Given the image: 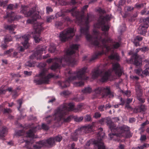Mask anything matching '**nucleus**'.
Returning a JSON list of instances; mask_svg holds the SVG:
<instances>
[{
	"instance_id": "48",
	"label": "nucleus",
	"mask_w": 149,
	"mask_h": 149,
	"mask_svg": "<svg viewBox=\"0 0 149 149\" xmlns=\"http://www.w3.org/2000/svg\"><path fill=\"white\" fill-rule=\"evenodd\" d=\"M74 84L77 86H80L84 85V83L82 81H79L75 83Z\"/></svg>"
},
{
	"instance_id": "43",
	"label": "nucleus",
	"mask_w": 149,
	"mask_h": 149,
	"mask_svg": "<svg viewBox=\"0 0 149 149\" xmlns=\"http://www.w3.org/2000/svg\"><path fill=\"white\" fill-rule=\"evenodd\" d=\"M53 1H54L56 3V4H57L58 3L61 5H65V2L62 0H52Z\"/></svg>"
},
{
	"instance_id": "15",
	"label": "nucleus",
	"mask_w": 149,
	"mask_h": 149,
	"mask_svg": "<svg viewBox=\"0 0 149 149\" xmlns=\"http://www.w3.org/2000/svg\"><path fill=\"white\" fill-rule=\"evenodd\" d=\"M143 22L139 26L138 28V33L141 34H145L147 32L146 29L148 27V24L149 23L143 19Z\"/></svg>"
},
{
	"instance_id": "40",
	"label": "nucleus",
	"mask_w": 149,
	"mask_h": 149,
	"mask_svg": "<svg viewBox=\"0 0 149 149\" xmlns=\"http://www.w3.org/2000/svg\"><path fill=\"white\" fill-rule=\"evenodd\" d=\"M149 147V144L145 143L143 145L140 146H138L136 149H143L145 148H148Z\"/></svg>"
},
{
	"instance_id": "51",
	"label": "nucleus",
	"mask_w": 149,
	"mask_h": 149,
	"mask_svg": "<svg viewBox=\"0 0 149 149\" xmlns=\"http://www.w3.org/2000/svg\"><path fill=\"white\" fill-rule=\"evenodd\" d=\"M62 24V23L60 21H56L55 22V25L57 28H58L59 27L61 26Z\"/></svg>"
},
{
	"instance_id": "17",
	"label": "nucleus",
	"mask_w": 149,
	"mask_h": 149,
	"mask_svg": "<svg viewBox=\"0 0 149 149\" xmlns=\"http://www.w3.org/2000/svg\"><path fill=\"white\" fill-rule=\"evenodd\" d=\"M112 66L113 70L115 73L116 75L119 77L122 74L123 71L119 64L117 63H113L112 64Z\"/></svg>"
},
{
	"instance_id": "62",
	"label": "nucleus",
	"mask_w": 149,
	"mask_h": 149,
	"mask_svg": "<svg viewBox=\"0 0 149 149\" xmlns=\"http://www.w3.org/2000/svg\"><path fill=\"white\" fill-rule=\"evenodd\" d=\"M144 74L146 75L148 74L149 73V67L146 68L143 71Z\"/></svg>"
},
{
	"instance_id": "44",
	"label": "nucleus",
	"mask_w": 149,
	"mask_h": 149,
	"mask_svg": "<svg viewBox=\"0 0 149 149\" xmlns=\"http://www.w3.org/2000/svg\"><path fill=\"white\" fill-rule=\"evenodd\" d=\"M70 93V92L68 91H64L61 92L60 94L61 95L65 96L68 95Z\"/></svg>"
},
{
	"instance_id": "50",
	"label": "nucleus",
	"mask_w": 149,
	"mask_h": 149,
	"mask_svg": "<svg viewBox=\"0 0 149 149\" xmlns=\"http://www.w3.org/2000/svg\"><path fill=\"white\" fill-rule=\"evenodd\" d=\"M121 91L123 93H124L128 97H129L131 93L129 91H123L121 90Z\"/></svg>"
},
{
	"instance_id": "1",
	"label": "nucleus",
	"mask_w": 149,
	"mask_h": 149,
	"mask_svg": "<svg viewBox=\"0 0 149 149\" xmlns=\"http://www.w3.org/2000/svg\"><path fill=\"white\" fill-rule=\"evenodd\" d=\"M110 19L111 16L109 15H107L104 16L101 15L97 22L94 25L95 27L102 28V30L104 32L102 34L101 36H104L105 38L102 39L100 32L96 29H93V37L91 36V40H88L96 47H100L102 50L101 52H95L90 60L91 61L97 58L104 54H106L111 49H116L120 46V44L118 42L116 43L113 46L109 44L111 42V40L110 38H108V33L107 31L109 30V28L108 21Z\"/></svg>"
},
{
	"instance_id": "13",
	"label": "nucleus",
	"mask_w": 149,
	"mask_h": 149,
	"mask_svg": "<svg viewBox=\"0 0 149 149\" xmlns=\"http://www.w3.org/2000/svg\"><path fill=\"white\" fill-rule=\"evenodd\" d=\"M29 35H24L22 37L20 36H16L15 38L16 40H18L19 38L24 40L23 42H22V44L23 45L24 47L22 46H20L19 47V51L21 52H23L24 51L25 49H27L29 46Z\"/></svg>"
},
{
	"instance_id": "28",
	"label": "nucleus",
	"mask_w": 149,
	"mask_h": 149,
	"mask_svg": "<svg viewBox=\"0 0 149 149\" xmlns=\"http://www.w3.org/2000/svg\"><path fill=\"white\" fill-rule=\"evenodd\" d=\"M109 58L110 59L118 61L119 60V57L118 53H116L114 54H112L109 56Z\"/></svg>"
},
{
	"instance_id": "37",
	"label": "nucleus",
	"mask_w": 149,
	"mask_h": 149,
	"mask_svg": "<svg viewBox=\"0 0 149 149\" xmlns=\"http://www.w3.org/2000/svg\"><path fill=\"white\" fill-rule=\"evenodd\" d=\"M140 89V88H139V86L138 88H136V89L137 98L142 97V93L141 92Z\"/></svg>"
},
{
	"instance_id": "21",
	"label": "nucleus",
	"mask_w": 149,
	"mask_h": 149,
	"mask_svg": "<svg viewBox=\"0 0 149 149\" xmlns=\"http://www.w3.org/2000/svg\"><path fill=\"white\" fill-rule=\"evenodd\" d=\"M14 14V13L12 12H11V13H8L7 12L6 15L4 17V18L8 19V22L9 23H11L15 18Z\"/></svg>"
},
{
	"instance_id": "19",
	"label": "nucleus",
	"mask_w": 149,
	"mask_h": 149,
	"mask_svg": "<svg viewBox=\"0 0 149 149\" xmlns=\"http://www.w3.org/2000/svg\"><path fill=\"white\" fill-rule=\"evenodd\" d=\"M8 129L5 127H3L0 129V139L3 140H5L4 137L7 134Z\"/></svg>"
},
{
	"instance_id": "56",
	"label": "nucleus",
	"mask_w": 149,
	"mask_h": 149,
	"mask_svg": "<svg viewBox=\"0 0 149 149\" xmlns=\"http://www.w3.org/2000/svg\"><path fill=\"white\" fill-rule=\"evenodd\" d=\"M46 10L47 13H49L50 12H51L53 10L52 8L50 7L47 6L46 8Z\"/></svg>"
},
{
	"instance_id": "25",
	"label": "nucleus",
	"mask_w": 149,
	"mask_h": 149,
	"mask_svg": "<svg viewBox=\"0 0 149 149\" xmlns=\"http://www.w3.org/2000/svg\"><path fill=\"white\" fill-rule=\"evenodd\" d=\"M146 108V106L143 104L136 107L134 109V111L136 113L141 112L145 111Z\"/></svg>"
},
{
	"instance_id": "61",
	"label": "nucleus",
	"mask_w": 149,
	"mask_h": 149,
	"mask_svg": "<svg viewBox=\"0 0 149 149\" xmlns=\"http://www.w3.org/2000/svg\"><path fill=\"white\" fill-rule=\"evenodd\" d=\"M130 78L133 80H137L139 79V78L137 76H134L133 75H131Z\"/></svg>"
},
{
	"instance_id": "59",
	"label": "nucleus",
	"mask_w": 149,
	"mask_h": 149,
	"mask_svg": "<svg viewBox=\"0 0 149 149\" xmlns=\"http://www.w3.org/2000/svg\"><path fill=\"white\" fill-rule=\"evenodd\" d=\"M137 98L141 103H143L145 102V99L142 98V97H137Z\"/></svg>"
},
{
	"instance_id": "42",
	"label": "nucleus",
	"mask_w": 149,
	"mask_h": 149,
	"mask_svg": "<svg viewBox=\"0 0 149 149\" xmlns=\"http://www.w3.org/2000/svg\"><path fill=\"white\" fill-rule=\"evenodd\" d=\"M40 126V129H41V128H42V129L44 130H47L49 128V127L47 125H46L44 123H42V124L41 127Z\"/></svg>"
},
{
	"instance_id": "22",
	"label": "nucleus",
	"mask_w": 149,
	"mask_h": 149,
	"mask_svg": "<svg viewBox=\"0 0 149 149\" xmlns=\"http://www.w3.org/2000/svg\"><path fill=\"white\" fill-rule=\"evenodd\" d=\"M57 109L54 110V114L53 115H52V116H53V118H52V116H47L46 117V120H45L47 121V123L48 124H50L52 122V120H53V119H54L55 120H56L57 121H60V120L62 118V117L64 116V115H63L62 116V117H61V119L60 120H58V119H57V118H58L57 117H56L55 116V111Z\"/></svg>"
},
{
	"instance_id": "12",
	"label": "nucleus",
	"mask_w": 149,
	"mask_h": 149,
	"mask_svg": "<svg viewBox=\"0 0 149 149\" xmlns=\"http://www.w3.org/2000/svg\"><path fill=\"white\" fill-rule=\"evenodd\" d=\"M47 144L52 147L55 145V142L53 137L50 138L47 140L40 141L36 143V144L33 146L34 149H39L43 146H45Z\"/></svg>"
},
{
	"instance_id": "27",
	"label": "nucleus",
	"mask_w": 149,
	"mask_h": 149,
	"mask_svg": "<svg viewBox=\"0 0 149 149\" xmlns=\"http://www.w3.org/2000/svg\"><path fill=\"white\" fill-rule=\"evenodd\" d=\"M92 78L93 79H95L100 74L101 72L100 69L97 68L94 69L92 72Z\"/></svg>"
},
{
	"instance_id": "53",
	"label": "nucleus",
	"mask_w": 149,
	"mask_h": 149,
	"mask_svg": "<svg viewBox=\"0 0 149 149\" xmlns=\"http://www.w3.org/2000/svg\"><path fill=\"white\" fill-rule=\"evenodd\" d=\"M23 100L22 99H19L17 101L18 103L19 104V106L17 107V109L19 111L20 109L22 106V103Z\"/></svg>"
},
{
	"instance_id": "58",
	"label": "nucleus",
	"mask_w": 149,
	"mask_h": 149,
	"mask_svg": "<svg viewBox=\"0 0 149 149\" xmlns=\"http://www.w3.org/2000/svg\"><path fill=\"white\" fill-rule=\"evenodd\" d=\"M146 139V136L145 135H141L140 140L141 141H145Z\"/></svg>"
},
{
	"instance_id": "11",
	"label": "nucleus",
	"mask_w": 149,
	"mask_h": 149,
	"mask_svg": "<svg viewBox=\"0 0 149 149\" xmlns=\"http://www.w3.org/2000/svg\"><path fill=\"white\" fill-rule=\"evenodd\" d=\"M43 24L42 22H37L34 24L35 34L33 36V38L36 43L38 42L41 40V38L40 37V33L43 29Z\"/></svg>"
},
{
	"instance_id": "41",
	"label": "nucleus",
	"mask_w": 149,
	"mask_h": 149,
	"mask_svg": "<svg viewBox=\"0 0 149 149\" xmlns=\"http://www.w3.org/2000/svg\"><path fill=\"white\" fill-rule=\"evenodd\" d=\"M86 122H89L91 121V118L90 115H86L84 117Z\"/></svg>"
},
{
	"instance_id": "24",
	"label": "nucleus",
	"mask_w": 149,
	"mask_h": 149,
	"mask_svg": "<svg viewBox=\"0 0 149 149\" xmlns=\"http://www.w3.org/2000/svg\"><path fill=\"white\" fill-rule=\"evenodd\" d=\"M143 39V37L139 36H137L134 38V40L132 42L135 46L137 47L140 46L139 41L142 40Z\"/></svg>"
},
{
	"instance_id": "2",
	"label": "nucleus",
	"mask_w": 149,
	"mask_h": 149,
	"mask_svg": "<svg viewBox=\"0 0 149 149\" xmlns=\"http://www.w3.org/2000/svg\"><path fill=\"white\" fill-rule=\"evenodd\" d=\"M88 5H86L84 6L81 8V12L76 11V7L73 8L70 10H67V12H70L72 15L76 17L77 19V22L78 23V24L80 26L84 25L85 27L84 28L81 26L80 31L81 34L80 35L76 36L77 40L80 37L82 34L86 35V37L87 40H90L91 37L90 35L88 33V29L89 26L88 23L89 22L92 20L91 18L92 16L90 14H88L86 17L85 18L84 17V12L86 11L88 7Z\"/></svg>"
},
{
	"instance_id": "52",
	"label": "nucleus",
	"mask_w": 149,
	"mask_h": 149,
	"mask_svg": "<svg viewBox=\"0 0 149 149\" xmlns=\"http://www.w3.org/2000/svg\"><path fill=\"white\" fill-rule=\"evenodd\" d=\"M97 11L100 14H104L105 13V11L104 10L100 8H98L97 10Z\"/></svg>"
},
{
	"instance_id": "14",
	"label": "nucleus",
	"mask_w": 149,
	"mask_h": 149,
	"mask_svg": "<svg viewBox=\"0 0 149 149\" xmlns=\"http://www.w3.org/2000/svg\"><path fill=\"white\" fill-rule=\"evenodd\" d=\"M46 49V47L45 46H39L38 47L34 53L30 56V58L33 59L36 58L37 60L42 59L41 55L43 51Z\"/></svg>"
},
{
	"instance_id": "54",
	"label": "nucleus",
	"mask_w": 149,
	"mask_h": 149,
	"mask_svg": "<svg viewBox=\"0 0 149 149\" xmlns=\"http://www.w3.org/2000/svg\"><path fill=\"white\" fill-rule=\"evenodd\" d=\"M143 3L141 4H136L135 5V7L136 8L140 9L141 8L143 7L144 6Z\"/></svg>"
},
{
	"instance_id": "5",
	"label": "nucleus",
	"mask_w": 149,
	"mask_h": 149,
	"mask_svg": "<svg viewBox=\"0 0 149 149\" xmlns=\"http://www.w3.org/2000/svg\"><path fill=\"white\" fill-rule=\"evenodd\" d=\"M86 70L87 68L84 67L76 72H73L72 70L68 71L67 74L69 77L68 79L63 82L59 81L58 82V85L62 88H63L69 86L70 82L77 79L81 80H87L88 77L85 75Z\"/></svg>"
},
{
	"instance_id": "39",
	"label": "nucleus",
	"mask_w": 149,
	"mask_h": 149,
	"mask_svg": "<svg viewBox=\"0 0 149 149\" xmlns=\"http://www.w3.org/2000/svg\"><path fill=\"white\" fill-rule=\"evenodd\" d=\"M36 14L38 15H39L40 17L37 19V20L38 19H40L41 18V16H40V15H43L44 13V9L43 10H41L40 11L37 10L36 11V8L37 7V6H36Z\"/></svg>"
},
{
	"instance_id": "26",
	"label": "nucleus",
	"mask_w": 149,
	"mask_h": 149,
	"mask_svg": "<svg viewBox=\"0 0 149 149\" xmlns=\"http://www.w3.org/2000/svg\"><path fill=\"white\" fill-rule=\"evenodd\" d=\"M15 27V26L13 24L10 25H5L4 26L5 29L6 30H8L10 33L12 34L15 33V32H14V31Z\"/></svg>"
},
{
	"instance_id": "64",
	"label": "nucleus",
	"mask_w": 149,
	"mask_h": 149,
	"mask_svg": "<svg viewBox=\"0 0 149 149\" xmlns=\"http://www.w3.org/2000/svg\"><path fill=\"white\" fill-rule=\"evenodd\" d=\"M6 93V90L1 88L0 89V95L5 94Z\"/></svg>"
},
{
	"instance_id": "34",
	"label": "nucleus",
	"mask_w": 149,
	"mask_h": 149,
	"mask_svg": "<svg viewBox=\"0 0 149 149\" xmlns=\"http://www.w3.org/2000/svg\"><path fill=\"white\" fill-rule=\"evenodd\" d=\"M17 7V4L15 5L12 4H9L7 7V10H13L14 9L16 8Z\"/></svg>"
},
{
	"instance_id": "49",
	"label": "nucleus",
	"mask_w": 149,
	"mask_h": 149,
	"mask_svg": "<svg viewBox=\"0 0 149 149\" xmlns=\"http://www.w3.org/2000/svg\"><path fill=\"white\" fill-rule=\"evenodd\" d=\"M101 114L99 112H95L93 117L95 118H97L100 117Z\"/></svg>"
},
{
	"instance_id": "60",
	"label": "nucleus",
	"mask_w": 149,
	"mask_h": 149,
	"mask_svg": "<svg viewBox=\"0 0 149 149\" xmlns=\"http://www.w3.org/2000/svg\"><path fill=\"white\" fill-rule=\"evenodd\" d=\"M13 49H11L7 51H5L4 52V54H9L11 53V52L13 51Z\"/></svg>"
},
{
	"instance_id": "33",
	"label": "nucleus",
	"mask_w": 149,
	"mask_h": 149,
	"mask_svg": "<svg viewBox=\"0 0 149 149\" xmlns=\"http://www.w3.org/2000/svg\"><path fill=\"white\" fill-rule=\"evenodd\" d=\"M55 19V16H54V15L47 16L46 17V22L48 23L50 22Z\"/></svg>"
},
{
	"instance_id": "38",
	"label": "nucleus",
	"mask_w": 149,
	"mask_h": 149,
	"mask_svg": "<svg viewBox=\"0 0 149 149\" xmlns=\"http://www.w3.org/2000/svg\"><path fill=\"white\" fill-rule=\"evenodd\" d=\"M24 130H22L17 131L16 132V135L17 136H20L24 135Z\"/></svg>"
},
{
	"instance_id": "20",
	"label": "nucleus",
	"mask_w": 149,
	"mask_h": 149,
	"mask_svg": "<svg viewBox=\"0 0 149 149\" xmlns=\"http://www.w3.org/2000/svg\"><path fill=\"white\" fill-rule=\"evenodd\" d=\"M110 75V73L109 71L102 73L100 81L102 82L107 81Z\"/></svg>"
},
{
	"instance_id": "30",
	"label": "nucleus",
	"mask_w": 149,
	"mask_h": 149,
	"mask_svg": "<svg viewBox=\"0 0 149 149\" xmlns=\"http://www.w3.org/2000/svg\"><path fill=\"white\" fill-rule=\"evenodd\" d=\"M82 130L83 129L81 127L76 130L74 132L76 134L79 136L84 134V132Z\"/></svg>"
},
{
	"instance_id": "23",
	"label": "nucleus",
	"mask_w": 149,
	"mask_h": 149,
	"mask_svg": "<svg viewBox=\"0 0 149 149\" xmlns=\"http://www.w3.org/2000/svg\"><path fill=\"white\" fill-rule=\"evenodd\" d=\"M93 127V125H89L82 127L84 133L91 132L92 131Z\"/></svg>"
},
{
	"instance_id": "32",
	"label": "nucleus",
	"mask_w": 149,
	"mask_h": 149,
	"mask_svg": "<svg viewBox=\"0 0 149 149\" xmlns=\"http://www.w3.org/2000/svg\"><path fill=\"white\" fill-rule=\"evenodd\" d=\"M92 91V89L89 87H85L82 90V92L84 93H89Z\"/></svg>"
},
{
	"instance_id": "10",
	"label": "nucleus",
	"mask_w": 149,
	"mask_h": 149,
	"mask_svg": "<svg viewBox=\"0 0 149 149\" xmlns=\"http://www.w3.org/2000/svg\"><path fill=\"white\" fill-rule=\"evenodd\" d=\"M94 92L96 94L95 97H97L101 93L102 94L103 97H108L109 98H113L114 97L113 93L111 92L109 87L104 88L100 87L96 88Z\"/></svg>"
},
{
	"instance_id": "3",
	"label": "nucleus",
	"mask_w": 149,
	"mask_h": 149,
	"mask_svg": "<svg viewBox=\"0 0 149 149\" xmlns=\"http://www.w3.org/2000/svg\"><path fill=\"white\" fill-rule=\"evenodd\" d=\"M79 46V45L78 44H72L66 50L65 54L63 57L48 59L47 61V63L54 62L51 67V70H55L57 69H59L63 63H66L72 66L76 64V61L74 56L78 55L77 52Z\"/></svg>"
},
{
	"instance_id": "36",
	"label": "nucleus",
	"mask_w": 149,
	"mask_h": 149,
	"mask_svg": "<svg viewBox=\"0 0 149 149\" xmlns=\"http://www.w3.org/2000/svg\"><path fill=\"white\" fill-rule=\"evenodd\" d=\"M64 15H65L64 13L62 11H61L56 13L54 16H55V19Z\"/></svg>"
},
{
	"instance_id": "29",
	"label": "nucleus",
	"mask_w": 149,
	"mask_h": 149,
	"mask_svg": "<svg viewBox=\"0 0 149 149\" xmlns=\"http://www.w3.org/2000/svg\"><path fill=\"white\" fill-rule=\"evenodd\" d=\"M56 46L55 45L52 43L50 44L49 48L48 49V51L51 53H53L55 51Z\"/></svg>"
},
{
	"instance_id": "8",
	"label": "nucleus",
	"mask_w": 149,
	"mask_h": 149,
	"mask_svg": "<svg viewBox=\"0 0 149 149\" xmlns=\"http://www.w3.org/2000/svg\"><path fill=\"white\" fill-rule=\"evenodd\" d=\"M36 6L30 8L28 11V7L25 6H22L20 12L24 15L25 17H30L31 19H29L26 21L28 24H33L37 19L39 18V15L36 13Z\"/></svg>"
},
{
	"instance_id": "31",
	"label": "nucleus",
	"mask_w": 149,
	"mask_h": 149,
	"mask_svg": "<svg viewBox=\"0 0 149 149\" xmlns=\"http://www.w3.org/2000/svg\"><path fill=\"white\" fill-rule=\"evenodd\" d=\"M55 142H60L62 139V136L60 134L53 137Z\"/></svg>"
},
{
	"instance_id": "55",
	"label": "nucleus",
	"mask_w": 149,
	"mask_h": 149,
	"mask_svg": "<svg viewBox=\"0 0 149 149\" xmlns=\"http://www.w3.org/2000/svg\"><path fill=\"white\" fill-rule=\"evenodd\" d=\"M83 119V117H76L74 118L76 122H80L82 121Z\"/></svg>"
},
{
	"instance_id": "16",
	"label": "nucleus",
	"mask_w": 149,
	"mask_h": 149,
	"mask_svg": "<svg viewBox=\"0 0 149 149\" xmlns=\"http://www.w3.org/2000/svg\"><path fill=\"white\" fill-rule=\"evenodd\" d=\"M141 51L140 48H138L136 49L135 50V53L133 54L132 56V58L134 60V64L136 66H139L141 64V59L140 56L137 53Z\"/></svg>"
},
{
	"instance_id": "18",
	"label": "nucleus",
	"mask_w": 149,
	"mask_h": 149,
	"mask_svg": "<svg viewBox=\"0 0 149 149\" xmlns=\"http://www.w3.org/2000/svg\"><path fill=\"white\" fill-rule=\"evenodd\" d=\"M40 129V125L33 127L26 133V136L28 137H33V133L35 132L37 130H39Z\"/></svg>"
},
{
	"instance_id": "6",
	"label": "nucleus",
	"mask_w": 149,
	"mask_h": 149,
	"mask_svg": "<svg viewBox=\"0 0 149 149\" xmlns=\"http://www.w3.org/2000/svg\"><path fill=\"white\" fill-rule=\"evenodd\" d=\"M82 106V104H79L77 105V107L74 108V104L73 103H64L58 107L56 110L55 116L56 117H57L58 120H59L63 115H66L68 111H73L76 112L80 110Z\"/></svg>"
},
{
	"instance_id": "57",
	"label": "nucleus",
	"mask_w": 149,
	"mask_h": 149,
	"mask_svg": "<svg viewBox=\"0 0 149 149\" xmlns=\"http://www.w3.org/2000/svg\"><path fill=\"white\" fill-rule=\"evenodd\" d=\"M71 120V118L70 116L66 118H64L63 119V121L65 122H70Z\"/></svg>"
},
{
	"instance_id": "9",
	"label": "nucleus",
	"mask_w": 149,
	"mask_h": 149,
	"mask_svg": "<svg viewBox=\"0 0 149 149\" xmlns=\"http://www.w3.org/2000/svg\"><path fill=\"white\" fill-rule=\"evenodd\" d=\"M75 30L73 27H69L61 32L59 36V40L62 42L66 41L72 38L75 35Z\"/></svg>"
},
{
	"instance_id": "47",
	"label": "nucleus",
	"mask_w": 149,
	"mask_h": 149,
	"mask_svg": "<svg viewBox=\"0 0 149 149\" xmlns=\"http://www.w3.org/2000/svg\"><path fill=\"white\" fill-rule=\"evenodd\" d=\"M141 51L142 52H145L148 51L149 48L147 47H143L142 48H140Z\"/></svg>"
},
{
	"instance_id": "45",
	"label": "nucleus",
	"mask_w": 149,
	"mask_h": 149,
	"mask_svg": "<svg viewBox=\"0 0 149 149\" xmlns=\"http://www.w3.org/2000/svg\"><path fill=\"white\" fill-rule=\"evenodd\" d=\"M149 122L147 120L146 121L144 122L141 125V127L139 130H143L144 127L146 125L148 124Z\"/></svg>"
},
{
	"instance_id": "4",
	"label": "nucleus",
	"mask_w": 149,
	"mask_h": 149,
	"mask_svg": "<svg viewBox=\"0 0 149 149\" xmlns=\"http://www.w3.org/2000/svg\"><path fill=\"white\" fill-rule=\"evenodd\" d=\"M106 123L111 131L115 132L109 134L111 140L119 141L120 137H125L128 138L132 136V134L130 133L129 127L127 126L123 125L120 127H116V125L110 120H107Z\"/></svg>"
},
{
	"instance_id": "46",
	"label": "nucleus",
	"mask_w": 149,
	"mask_h": 149,
	"mask_svg": "<svg viewBox=\"0 0 149 149\" xmlns=\"http://www.w3.org/2000/svg\"><path fill=\"white\" fill-rule=\"evenodd\" d=\"M12 112V110L10 108H4L3 110V113H9Z\"/></svg>"
},
{
	"instance_id": "35",
	"label": "nucleus",
	"mask_w": 149,
	"mask_h": 149,
	"mask_svg": "<svg viewBox=\"0 0 149 149\" xmlns=\"http://www.w3.org/2000/svg\"><path fill=\"white\" fill-rule=\"evenodd\" d=\"M75 132L71 134V139L74 141H77L78 139V136L77 134H76Z\"/></svg>"
},
{
	"instance_id": "7",
	"label": "nucleus",
	"mask_w": 149,
	"mask_h": 149,
	"mask_svg": "<svg viewBox=\"0 0 149 149\" xmlns=\"http://www.w3.org/2000/svg\"><path fill=\"white\" fill-rule=\"evenodd\" d=\"M46 65L45 63H40L38 66L41 69V72L35 77L33 82L36 84L40 85L42 84H48L49 79L54 77V75L52 73L49 74L47 75V70L45 67Z\"/></svg>"
},
{
	"instance_id": "63",
	"label": "nucleus",
	"mask_w": 149,
	"mask_h": 149,
	"mask_svg": "<svg viewBox=\"0 0 149 149\" xmlns=\"http://www.w3.org/2000/svg\"><path fill=\"white\" fill-rule=\"evenodd\" d=\"M14 94L12 95V97L13 98H15L18 95L17 93L16 90L13 91Z\"/></svg>"
}]
</instances>
